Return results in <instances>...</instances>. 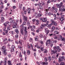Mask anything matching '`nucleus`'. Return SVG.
Segmentation results:
<instances>
[{
	"mask_svg": "<svg viewBox=\"0 0 65 65\" xmlns=\"http://www.w3.org/2000/svg\"><path fill=\"white\" fill-rule=\"evenodd\" d=\"M59 53H58L56 55V59H57L58 58V56H59Z\"/></svg>",
	"mask_w": 65,
	"mask_h": 65,
	"instance_id": "47",
	"label": "nucleus"
},
{
	"mask_svg": "<svg viewBox=\"0 0 65 65\" xmlns=\"http://www.w3.org/2000/svg\"><path fill=\"white\" fill-rule=\"evenodd\" d=\"M61 59H62L63 60H64L65 59V56H62L60 57Z\"/></svg>",
	"mask_w": 65,
	"mask_h": 65,
	"instance_id": "28",
	"label": "nucleus"
},
{
	"mask_svg": "<svg viewBox=\"0 0 65 65\" xmlns=\"http://www.w3.org/2000/svg\"><path fill=\"white\" fill-rule=\"evenodd\" d=\"M57 50H53L51 51V53L52 54H55V53H57Z\"/></svg>",
	"mask_w": 65,
	"mask_h": 65,
	"instance_id": "9",
	"label": "nucleus"
},
{
	"mask_svg": "<svg viewBox=\"0 0 65 65\" xmlns=\"http://www.w3.org/2000/svg\"><path fill=\"white\" fill-rule=\"evenodd\" d=\"M52 2H56V0H52Z\"/></svg>",
	"mask_w": 65,
	"mask_h": 65,
	"instance_id": "63",
	"label": "nucleus"
},
{
	"mask_svg": "<svg viewBox=\"0 0 65 65\" xmlns=\"http://www.w3.org/2000/svg\"><path fill=\"white\" fill-rule=\"evenodd\" d=\"M27 11H31V9L30 8H28L27 9Z\"/></svg>",
	"mask_w": 65,
	"mask_h": 65,
	"instance_id": "36",
	"label": "nucleus"
},
{
	"mask_svg": "<svg viewBox=\"0 0 65 65\" xmlns=\"http://www.w3.org/2000/svg\"><path fill=\"white\" fill-rule=\"evenodd\" d=\"M18 37H19V35H16L15 36V37L16 38H18Z\"/></svg>",
	"mask_w": 65,
	"mask_h": 65,
	"instance_id": "53",
	"label": "nucleus"
},
{
	"mask_svg": "<svg viewBox=\"0 0 65 65\" xmlns=\"http://www.w3.org/2000/svg\"><path fill=\"white\" fill-rule=\"evenodd\" d=\"M30 47H31V49H32V50L33 49V46L32 44H30Z\"/></svg>",
	"mask_w": 65,
	"mask_h": 65,
	"instance_id": "48",
	"label": "nucleus"
},
{
	"mask_svg": "<svg viewBox=\"0 0 65 65\" xmlns=\"http://www.w3.org/2000/svg\"><path fill=\"white\" fill-rule=\"evenodd\" d=\"M40 43L42 44V45H43V41H40Z\"/></svg>",
	"mask_w": 65,
	"mask_h": 65,
	"instance_id": "44",
	"label": "nucleus"
},
{
	"mask_svg": "<svg viewBox=\"0 0 65 65\" xmlns=\"http://www.w3.org/2000/svg\"><path fill=\"white\" fill-rule=\"evenodd\" d=\"M27 26H28L29 27V28H32V26H30V23L28 21L27 22Z\"/></svg>",
	"mask_w": 65,
	"mask_h": 65,
	"instance_id": "10",
	"label": "nucleus"
},
{
	"mask_svg": "<svg viewBox=\"0 0 65 65\" xmlns=\"http://www.w3.org/2000/svg\"><path fill=\"white\" fill-rule=\"evenodd\" d=\"M8 64L9 65H12V63L10 60H8Z\"/></svg>",
	"mask_w": 65,
	"mask_h": 65,
	"instance_id": "15",
	"label": "nucleus"
},
{
	"mask_svg": "<svg viewBox=\"0 0 65 65\" xmlns=\"http://www.w3.org/2000/svg\"><path fill=\"white\" fill-rule=\"evenodd\" d=\"M63 61V60L61 57L59 58L58 62H62V61Z\"/></svg>",
	"mask_w": 65,
	"mask_h": 65,
	"instance_id": "17",
	"label": "nucleus"
},
{
	"mask_svg": "<svg viewBox=\"0 0 65 65\" xmlns=\"http://www.w3.org/2000/svg\"><path fill=\"white\" fill-rule=\"evenodd\" d=\"M14 25L17 26V25H18V24H17L16 22H15L14 23Z\"/></svg>",
	"mask_w": 65,
	"mask_h": 65,
	"instance_id": "43",
	"label": "nucleus"
},
{
	"mask_svg": "<svg viewBox=\"0 0 65 65\" xmlns=\"http://www.w3.org/2000/svg\"><path fill=\"white\" fill-rule=\"evenodd\" d=\"M19 8H20V9H21L22 8V6H21L20 5H19Z\"/></svg>",
	"mask_w": 65,
	"mask_h": 65,
	"instance_id": "55",
	"label": "nucleus"
},
{
	"mask_svg": "<svg viewBox=\"0 0 65 65\" xmlns=\"http://www.w3.org/2000/svg\"><path fill=\"white\" fill-rule=\"evenodd\" d=\"M41 15H42L40 14H39L38 15L39 17H41Z\"/></svg>",
	"mask_w": 65,
	"mask_h": 65,
	"instance_id": "57",
	"label": "nucleus"
},
{
	"mask_svg": "<svg viewBox=\"0 0 65 65\" xmlns=\"http://www.w3.org/2000/svg\"><path fill=\"white\" fill-rule=\"evenodd\" d=\"M40 48L41 51H44V47H41V48Z\"/></svg>",
	"mask_w": 65,
	"mask_h": 65,
	"instance_id": "29",
	"label": "nucleus"
},
{
	"mask_svg": "<svg viewBox=\"0 0 65 65\" xmlns=\"http://www.w3.org/2000/svg\"><path fill=\"white\" fill-rule=\"evenodd\" d=\"M61 40L62 41H64L65 40V39L64 38H62L61 39Z\"/></svg>",
	"mask_w": 65,
	"mask_h": 65,
	"instance_id": "39",
	"label": "nucleus"
},
{
	"mask_svg": "<svg viewBox=\"0 0 65 65\" xmlns=\"http://www.w3.org/2000/svg\"><path fill=\"white\" fill-rule=\"evenodd\" d=\"M10 23H14V20H11L10 21Z\"/></svg>",
	"mask_w": 65,
	"mask_h": 65,
	"instance_id": "35",
	"label": "nucleus"
},
{
	"mask_svg": "<svg viewBox=\"0 0 65 65\" xmlns=\"http://www.w3.org/2000/svg\"><path fill=\"white\" fill-rule=\"evenodd\" d=\"M4 62H3L4 65H6L7 64V61L6 60H4Z\"/></svg>",
	"mask_w": 65,
	"mask_h": 65,
	"instance_id": "22",
	"label": "nucleus"
},
{
	"mask_svg": "<svg viewBox=\"0 0 65 65\" xmlns=\"http://www.w3.org/2000/svg\"><path fill=\"white\" fill-rule=\"evenodd\" d=\"M10 26L9 25L8 27H7V30H10Z\"/></svg>",
	"mask_w": 65,
	"mask_h": 65,
	"instance_id": "30",
	"label": "nucleus"
},
{
	"mask_svg": "<svg viewBox=\"0 0 65 65\" xmlns=\"http://www.w3.org/2000/svg\"><path fill=\"white\" fill-rule=\"evenodd\" d=\"M64 20V17L61 16L60 18V20L61 22L63 21V20Z\"/></svg>",
	"mask_w": 65,
	"mask_h": 65,
	"instance_id": "20",
	"label": "nucleus"
},
{
	"mask_svg": "<svg viewBox=\"0 0 65 65\" xmlns=\"http://www.w3.org/2000/svg\"><path fill=\"white\" fill-rule=\"evenodd\" d=\"M27 54L28 55H30V51L29 50H28L27 51Z\"/></svg>",
	"mask_w": 65,
	"mask_h": 65,
	"instance_id": "21",
	"label": "nucleus"
},
{
	"mask_svg": "<svg viewBox=\"0 0 65 65\" xmlns=\"http://www.w3.org/2000/svg\"><path fill=\"white\" fill-rule=\"evenodd\" d=\"M55 26H53L52 27V29L53 30H55Z\"/></svg>",
	"mask_w": 65,
	"mask_h": 65,
	"instance_id": "52",
	"label": "nucleus"
},
{
	"mask_svg": "<svg viewBox=\"0 0 65 65\" xmlns=\"http://www.w3.org/2000/svg\"><path fill=\"white\" fill-rule=\"evenodd\" d=\"M51 40L50 39L47 40L46 41V46H47L48 44H51Z\"/></svg>",
	"mask_w": 65,
	"mask_h": 65,
	"instance_id": "5",
	"label": "nucleus"
},
{
	"mask_svg": "<svg viewBox=\"0 0 65 65\" xmlns=\"http://www.w3.org/2000/svg\"><path fill=\"white\" fill-rule=\"evenodd\" d=\"M51 21L52 25L53 24L54 26H57V24L56 22L55 21H54L53 20H51Z\"/></svg>",
	"mask_w": 65,
	"mask_h": 65,
	"instance_id": "6",
	"label": "nucleus"
},
{
	"mask_svg": "<svg viewBox=\"0 0 65 65\" xmlns=\"http://www.w3.org/2000/svg\"><path fill=\"white\" fill-rule=\"evenodd\" d=\"M24 12L25 14H26V13H27V10L26 9L25 11H24Z\"/></svg>",
	"mask_w": 65,
	"mask_h": 65,
	"instance_id": "45",
	"label": "nucleus"
},
{
	"mask_svg": "<svg viewBox=\"0 0 65 65\" xmlns=\"http://www.w3.org/2000/svg\"><path fill=\"white\" fill-rule=\"evenodd\" d=\"M45 33H46V35H47L48 33H49V32H50V31H49V30L47 29V28H45Z\"/></svg>",
	"mask_w": 65,
	"mask_h": 65,
	"instance_id": "7",
	"label": "nucleus"
},
{
	"mask_svg": "<svg viewBox=\"0 0 65 65\" xmlns=\"http://www.w3.org/2000/svg\"><path fill=\"white\" fill-rule=\"evenodd\" d=\"M48 27L50 28H51V26L53 25L52 23H51V24H49V25H48Z\"/></svg>",
	"mask_w": 65,
	"mask_h": 65,
	"instance_id": "23",
	"label": "nucleus"
},
{
	"mask_svg": "<svg viewBox=\"0 0 65 65\" xmlns=\"http://www.w3.org/2000/svg\"><path fill=\"white\" fill-rule=\"evenodd\" d=\"M38 37L37 36H36L35 39V40L36 41H37V39H38Z\"/></svg>",
	"mask_w": 65,
	"mask_h": 65,
	"instance_id": "27",
	"label": "nucleus"
},
{
	"mask_svg": "<svg viewBox=\"0 0 65 65\" xmlns=\"http://www.w3.org/2000/svg\"><path fill=\"white\" fill-rule=\"evenodd\" d=\"M39 8L40 9H41L42 10H43V8H42V6H40Z\"/></svg>",
	"mask_w": 65,
	"mask_h": 65,
	"instance_id": "40",
	"label": "nucleus"
},
{
	"mask_svg": "<svg viewBox=\"0 0 65 65\" xmlns=\"http://www.w3.org/2000/svg\"><path fill=\"white\" fill-rule=\"evenodd\" d=\"M6 46H3L1 48L2 50H4L3 53L4 55H6L7 54V53H6V51H7V50L6 49Z\"/></svg>",
	"mask_w": 65,
	"mask_h": 65,
	"instance_id": "3",
	"label": "nucleus"
},
{
	"mask_svg": "<svg viewBox=\"0 0 65 65\" xmlns=\"http://www.w3.org/2000/svg\"><path fill=\"white\" fill-rule=\"evenodd\" d=\"M39 37L40 38H42L43 37V35L42 34H40L39 35Z\"/></svg>",
	"mask_w": 65,
	"mask_h": 65,
	"instance_id": "41",
	"label": "nucleus"
},
{
	"mask_svg": "<svg viewBox=\"0 0 65 65\" xmlns=\"http://www.w3.org/2000/svg\"><path fill=\"white\" fill-rule=\"evenodd\" d=\"M47 20V19L46 18H44L42 19V21L43 22H46V21Z\"/></svg>",
	"mask_w": 65,
	"mask_h": 65,
	"instance_id": "12",
	"label": "nucleus"
},
{
	"mask_svg": "<svg viewBox=\"0 0 65 65\" xmlns=\"http://www.w3.org/2000/svg\"><path fill=\"white\" fill-rule=\"evenodd\" d=\"M3 63V61H2L1 60V61L0 65H1V64H2V63Z\"/></svg>",
	"mask_w": 65,
	"mask_h": 65,
	"instance_id": "64",
	"label": "nucleus"
},
{
	"mask_svg": "<svg viewBox=\"0 0 65 65\" xmlns=\"http://www.w3.org/2000/svg\"><path fill=\"white\" fill-rule=\"evenodd\" d=\"M47 50L45 49V50L44 52V53H47Z\"/></svg>",
	"mask_w": 65,
	"mask_h": 65,
	"instance_id": "34",
	"label": "nucleus"
},
{
	"mask_svg": "<svg viewBox=\"0 0 65 65\" xmlns=\"http://www.w3.org/2000/svg\"><path fill=\"white\" fill-rule=\"evenodd\" d=\"M45 11H46V13H45L46 14L48 13V9H46L45 10Z\"/></svg>",
	"mask_w": 65,
	"mask_h": 65,
	"instance_id": "37",
	"label": "nucleus"
},
{
	"mask_svg": "<svg viewBox=\"0 0 65 65\" xmlns=\"http://www.w3.org/2000/svg\"><path fill=\"white\" fill-rule=\"evenodd\" d=\"M45 26V24H41V29H43V28Z\"/></svg>",
	"mask_w": 65,
	"mask_h": 65,
	"instance_id": "16",
	"label": "nucleus"
},
{
	"mask_svg": "<svg viewBox=\"0 0 65 65\" xmlns=\"http://www.w3.org/2000/svg\"><path fill=\"white\" fill-rule=\"evenodd\" d=\"M19 42L20 44H21V45H22V42H21V40H19Z\"/></svg>",
	"mask_w": 65,
	"mask_h": 65,
	"instance_id": "42",
	"label": "nucleus"
},
{
	"mask_svg": "<svg viewBox=\"0 0 65 65\" xmlns=\"http://www.w3.org/2000/svg\"><path fill=\"white\" fill-rule=\"evenodd\" d=\"M64 63L63 62H61L60 65H64Z\"/></svg>",
	"mask_w": 65,
	"mask_h": 65,
	"instance_id": "38",
	"label": "nucleus"
},
{
	"mask_svg": "<svg viewBox=\"0 0 65 65\" xmlns=\"http://www.w3.org/2000/svg\"><path fill=\"white\" fill-rule=\"evenodd\" d=\"M31 31H33V32H34V31H35V30H34V29L31 28Z\"/></svg>",
	"mask_w": 65,
	"mask_h": 65,
	"instance_id": "56",
	"label": "nucleus"
},
{
	"mask_svg": "<svg viewBox=\"0 0 65 65\" xmlns=\"http://www.w3.org/2000/svg\"><path fill=\"white\" fill-rule=\"evenodd\" d=\"M48 64V63L47 62H43V64H42L43 65H47Z\"/></svg>",
	"mask_w": 65,
	"mask_h": 65,
	"instance_id": "26",
	"label": "nucleus"
},
{
	"mask_svg": "<svg viewBox=\"0 0 65 65\" xmlns=\"http://www.w3.org/2000/svg\"><path fill=\"white\" fill-rule=\"evenodd\" d=\"M24 55H25L26 54V51L25 50L24 51V53H23Z\"/></svg>",
	"mask_w": 65,
	"mask_h": 65,
	"instance_id": "59",
	"label": "nucleus"
},
{
	"mask_svg": "<svg viewBox=\"0 0 65 65\" xmlns=\"http://www.w3.org/2000/svg\"><path fill=\"white\" fill-rule=\"evenodd\" d=\"M1 22L2 23H3V22H4V20H5V19H4V17H2L1 18Z\"/></svg>",
	"mask_w": 65,
	"mask_h": 65,
	"instance_id": "13",
	"label": "nucleus"
},
{
	"mask_svg": "<svg viewBox=\"0 0 65 65\" xmlns=\"http://www.w3.org/2000/svg\"><path fill=\"white\" fill-rule=\"evenodd\" d=\"M19 22H20V24L22 23V19H20Z\"/></svg>",
	"mask_w": 65,
	"mask_h": 65,
	"instance_id": "46",
	"label": "nucleus"
},
{
	"mask_svg": "<svg viewBox=\"0 0 65 65\" xmlns=\"http://www.w3.org/2000/svg\"><path fill=\"white\" fill-rule=\"evenodd\" d=\"M20 27H22V29H23V28H24V29L25 28V27H26V28H27V27H26V26H24V24H22V25L20 26ZM26 29H27V28H26Z\"/></svg>",
	"mask_w": 65,
	"mask_h": 65,
	"instance_id": "18",
	"label": "nucleus"
},
{
	"mask_svg": "<svg viewBox=\"0 0 65 65\" xmlns=\"http://www.w3.org/2000/svg\"><path fill=\"white\" fill-rule=\"evenodd\" d=\"M63 5V2H61L60 3V4H56V7L58 8H59V9L60 8H61V7H62V6Z\"/></svg>",
	"mask_w": 65,
	"mask_h": 65,
	"instance_id": "4",
	"label": "nucleus"
},
{
	"mask_svg": "<svg viewBox=\"0 0 65 65\" xmlns=\"http://www.w3.org/2000/svg\"><path fill=\"white\" fill-rule=\"evenodd\" d=\"M52 60H54V59H55V57L54 56H53L52 57Z\"/></svg>",
	"mask_w": 65,
	"mask_h": 65,
	"instance_id": "49",
	"label": "nucleus"
},
{
	"mask_svg": "<svg viewBox=\"0 0 65 65\" xmlns=\"http://www.w3.org/2000/svg\"><path fill=\"white\" fill-rule=\"evenodd\" d=\"M17 27V26H15V25H13V28H16Z\"/></svg>",
	"mask_w": 65,
	"mask_h": 65,
	"instance_id": "61",
	"label": "nucleus"
},
{
	"mask_svg": "<svg viewBox=\"0 0 65 65\" xmlns=\"http://www.w3.org/2000/svg\"><path fill=\"white\" fill-rule=\"evenodd\" d=\"M11 52L12 53V52H14V49H12L10 50Z\"/></svg>",
	"mask_w": 65,
	"mask_h": 65,
	"instance_id": "51",
	"label": "nucleus"
},
{
	"mask_svg": "<svg viewBox=\"0 0 65 65\" xmlns=\"http://www.w3.org/2000/svg\"><path fill=\"white\" fill-rule=\"evenodd\" d=\"M45 59V62H47V58L46 57H45L44 58Z\"/></svg>",
	"mask_w": 65,
	"mask_h": 65,
	"instance_id": "33",
	"label": "nucleus"
},
{
	"mask_svg": "<svg viewBox=\"0 0 65 65\" xmlns=\"http://www.w3.org/2000/svg\"><path fill=\"white\" fill-rule=\"evenodd\" d=\"M23 19L26 22L27 21H28V20H27V19H28V18H27V17L26 16H24L23 17Z\"/></svg>",
	"mask_w": 65,
	"mask_h": 65,
	"instance_id": "11",
	"label": "nucleus"
},
{
	"mask_svg": "<svg viewBox=\"0 0 65 65\" xmlns=\"http://www.w3.org/2000/svg\"><path fill=\"white\" fill-rule=\"evenodd\" d=\"M27 47L29 49H30V50H31V46H30L29 45H28Z\"/></svg>",
	"mask_w": 65,
	"mask_h": 65,
	"instance_id": "32",
	"label": "nucleus"
},
{
	"mask_svg": "<svg viewBox=\"0 0 65 65\" xmlns=\"http://www.w3.org/2000/svg\"><path fill=\"white\" fill-rule=\"evenodd\" d=\"M55 7L53 6L52 7V10H55Z\"/></svg>",
	"mask_w": 65,
	"mask_h": 65,
	"instance_id": "60",
	"label": "nucleus"
},
{
	"mask_svg": "<svg viewBox=\"0 0 65 65\" xmlns=\"http://www.w3.org/2000/svg\"><path fill=\"white\" fill-rule=\"evenodd\" d=\"M12 49H14L15 48V46L14 45H12Z\"/></svg>",
	"mask_w": 65,
	"mask_h": 65,
	"instance_id": "50",
	"label": "nucleus"
},
{
	"mask_svg": "<svg viewBox=\"0 0 65 65\" xmlns=\"http://www.w3.org/2000/svg\"><path fill=\"white\" fill-rule=\"evenodd\" d=\"M48 59L49 61H51V60H52L51 57L50 56H48Z\"/></svg>",
	"mask_w": 65,
	"mask_h": 65,
	"instance_id": "25",
	"label": "nucleus"
},
{
	"mask_svg": "<svg viewBox=\"0 0 65 65\" xmlns=\"http://www.w3.org/2000/svg\"><path fill=\"white\" fill-rule=\"evenodd\" d=\"M3 25H4V26H5V27H6V26H7V24L6 22L4 23Z\"/></svg>",
	"mask_w": 65,
	"mask_h": 65,
	"instance_id": "54",
	"label": "nucleus"
},
{
	"mask_svg": "<svg viewBox=\"0 0 65 65\" xmlns=\"http://www.w3.org/2000/svg\"><path fill=\"white\" fill-rule=\"evenodd\" d=\"M53 49L55 50V51H57L58 52H60L61 51V48L59 46H55L53 47Z\"/></svg>",
	"mask_w": 65,
	"mask_h": 65,
	"instance_id": "2",
	"label": "nucleus"
},
{
	"mask_svg": "<svg viewBox=\"0 0 65 65\" xmlns=\"http://www.w3.org/2000/svg\"><path fill=\"white\" fill-rule=\"evenodd\" d=\"M54 32L56 34H59V32L57 31H55Z\"/></svg>",
	"mask_w": 65,
	"mask_h": 65,
	"instance_id": "24",
	"label": "nucleus"
},
{
	"mask_svg": "<svg viewBox=\"0 0 65 65\" xmlns=\"http://www.w3.org/2000/svg\"><path fill=\"white\" fill-rule=\"evenodd\" d=\"M58 38V37L57 36H55L54 37V38L55 39H57Z\"/></svg>",
	"mask_w": 65,
	"mask_h": 65,
	"instance_id": "58",
	"label": "nucleus"
},
{
	"mask_svg": "<svg viewBox=\"0 0 65 65\" xmlns=\"http://www.w3.org/2000/svg\"><path fill=\"white\" fill-rule=\"evenodd\" d=\"M24 39L26 40V37L28 36V31H27V27H24Z\"/></svg>",
	"mask_w": 65,
	"mask_h": 65,
	"instance_id": "1",
	"label": "nucleus"
},
{
	"mask_svg": "<svg viewBox=\"0 0 65 65\" xmlns=\"http://www.w3.org/2000/svg\"><path fill=\"white\" fill-rule=\"evenodd\" d=\"M24 30L23 29H22L20 31V33L22 35H24Z\"/></svg>",
	"mask_w": 65,
	"mask_h": 65,
	"instance_id": "14",
	"label": "nucleus"
},
{
	"mask_svg": "<svg viewBox=\"0 0 65 65\" xmlns=\"http://www.w3.org/2000/svg\"><path fill=\"white\" fill-rule=\"evenodd\" d=\"M59 11H61V12L65 11V9L63 8H59Z\"/></svg>",
	"mask_w": 65,
	"mask_h": 65,
	"instance_id": "8",
	"label": "nucleus"
},
{
	"mask_svg": "<svg viewBox=\"0 0 65 65\" xmlns=\"http://www.w3.org/2000/svg\"><path fill=\"white\" fill-rule=\"evenodd\" d=\"M15 32H16V33L17 34H19V30H18V29H16L15 30Z\"/></svg>",
	"mask_w": 65,
	"mask_h": 65,
	"instance_id": "19",
	"label": "nucleus"
},
{
	"mask_svg": "<svg viewBox=\"0 0 65 65\" xmlns=\"http://www.w3.org/2000/svg\"><path fill=\"white\" fill-rule=\"evenodd\" d=\"M35 15H36V16H38V14H37V13L35 12Z\"/></svg>",
	"mask_w": 65,
	"mask_h": 65,
	"instance_id": "62",
	"label": "nucleus"
},
{
	"mask_svg": "<svg viewBox=\"0 0 65 65\" xmlns=\"http://www.w3.org/2000/svg\"><path fill=\"white\" fill-rule=\"evenodd\" d=\"M60 15H61V17H64V15H63V13L62 12H61L60 13Z\"/></svg>",
	"mask_w": 65,
	"mask_h": 65,
	"instance_id": "31",
	"label": "nucleus"
}]
</instances>
